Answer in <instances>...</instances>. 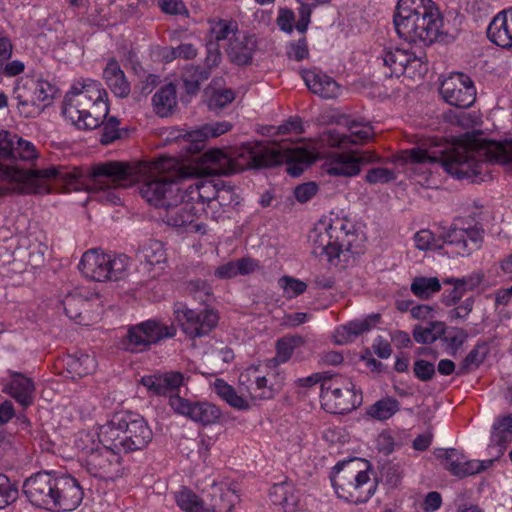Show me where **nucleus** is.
Listing matches in <instances>:
<instances>
[{"mask_svg":"<svg viewBox=\"0 0 512 512\" xmlns=\"http://www.w3.org/2000/svg\"><path fill=\"white\" fill-rule=\"evenodd\" d=\"M235 170L232 160L221 149L204 152L197 167H185L174 157H159L148 165L139 193L156 208L170 207L180 200V181L194 175L229 174Z\"/></svg>","mask_w":512,"mask_h":512,"instance_id":"1","label":"nucleus"},{"mask_svg":"<svg viewBox=\"0 0 512 512\" xmlns=\"http://www.w3.org/2000/svg\"><path fill=\"white\" fill-rule=\"evenodd\" d=\"M401 158L406 163L420 166L440 164L448 174L457 179L475 181L477 177L489 172L490 163L512 167V141L481 144L457 142L445 150L414 147L402 151Z\"/></svg>","mask_w":512,"mask_h":512,"instance_id":"2","label":"nucleus"},{"mask_svg":"<svg viewBox=\"0 0 512 512\" xmlns=\"http://www.w3.org/2000/svg\"><path fill=\"white\" fill-rule=\"evenodd\" d=\"M232 160L236 170L228 175L237 173L246 168H261L279 165L281 163H290L301 160L304 150L298 146H288L282 144H264V143H245L236 151L234 157L228 156ZM213 174L212 176H216ZM204 175H194L198 177L193 183L184 187V195L195 206L200 203L211 201L218 196V184L212 180L202 179ZM193 178V176L191 177Z\"/></svg>","mask_w":512,"mask_h":512,"instance_id":"3","label":"nucleus"},{"mask_svg":"<svg viewBox=\"0 0 512 512\" xmlns=\"http://www.w3.org/2000/svg\"><path fill=\"white\" fill-rule=\"evenodd\" d=\"M393 22L400 38L425 45L438 39L443 25L441 14L432 0H398Z\"/></svg>","mask_w":512,"mask_h":512,"instance_id":"4","label":"nucleus"},{"mask_svg":"<svg viewBox=\"0 0 512 512\" xmlns=\"http://www.w3.org/2000/svg\"><path fill=\"white\" fill-rule=\"evenodd\" d=\"M97 435L100 444L124 453L142 450L153 439V432L147 421L134 413L113 416L99 427Z\"/></svg>","mask_w":512,"mask_h":512,"instance_id":"5","label":"nucleus"},{"mask_svg":"<svg viewBox=\"0 0 512 512\" xmlns=\"http://www.w3.org/2000/svg\"><path fill=\"white\" fill-rule=\"evenodd\" d=\"M330 478L337 496L355 504L367 502L377 489V482L370 477L367 462L356 458L338 462Z\"/></svg>","mask_w":512,"mask_h":512,"instance_id":"6","label":"nucleus"},{"mask_svg":"<svg viewBox=\"0 0 512 512\" xmlns=\"http://www.w3.org/2000/svg\"><path fill=\"white\" fill-rule=\"evenodd\" d=\"M128 266L129 258L124 254L111 255L91 249L82 255L78 268L86 278L105 282L124 278Z\"/></svg>","mask_w":512,"mask_h":512,"instance_id":"7","label":"nucleus"},{"mask_svg":"<svg viewBox=\"0 0 512 512\" xmlns=\"http://www.w3.org/2000/svg\"><path fill=\"white\" fill-rule=\"evenodd\" d=\"M440 238L459 256H469L481 248L484 229L472 218L457 217L448 227H442Z\"/></svg>","mask_w":512,"mask_h":512,"instance_id":"8","label":"nucleus"},{"mask_svg":"<svg viewBox=\"0 0 512 512\" xmlns=\"http://www.w3.org/2000/svg\"><path fill=\"white\" fill-rule=\"evenodd\" d=\"M106 95L98 81L86 79L75 83L64 97L62 113L73 125L78 127L85 113H88L92 101Z\"/></svg>","mask_w":512,"mask_h":512,"instance_id":"9","label":"nucleus"},{"mask_svg":"<svg viewBox=\"0 0 512 512\" xmlns=\"http://www.w3.org/2000/svg\"><path fill=\"white\" fill-rule=\"evenodd\" d=\"M320 398L323 408L332 414H344L358 406L354 385L340 376L322 382Z\"/></svg>","mask_w":512,"mask_h":512,"instance_id":"10","label":"nucleus"},{"mask_svg":"<svg viewBox=\"0 0 512 512\" xmlns=\"http://www.w3.org/2000/svg\"><path fill=\"white\" fill-rule=\"evenodd\" d=\"M121 452L116 449H110L106 445L97 446L86 451L84 467L87 472L104 481H113L122 476L123 465L121 461Z\"/></svg>","mask_w":512,"mask_h":512,"instance_id":"11","label":"nucleus"},{"mask_svg":"<svg viewBox=\"0 0 512 512\" xmlns=\"http://www.w3.org/2000/svg\"><path fill=\"white\" fill-rule=\"evenodd\" d=\"M174 314L182 332L190 339L207 336L218 324V314L212 309L200 311L190 309L183 303H177Z\"/></svg>","mask_w":512,"mask_h":512,"instance_id":"12","label":"nucleus"},{"mask_svg":"<svg viewBox=\"0 0 512 512\" xmlns=\"http://www.w3.org/2000/svg\"><path fill=\"white\" fill-rule=\"evenodd\" d=\"M439 92L446 103L458 108H468L476 99L474 83L464 73H452L444 78Z\"/></svg>","mask_w":512,"mask_h":512,"instance_id":"13","label":"nucleus"},{"mask_svg":"<svg viewBox=\"0 0 512 512\" xmlns=\"http://www.w3.org/2000/svg\"><path fill=\"white\" fill-rule=\"evenodd\" d=\"M168 403L176 414L204 426L215 424L222 415L219 407L211 402H193L177 393L170 395Z\"/></svg>","mask_w":512,"mask_h":512,"instance_id":"14","label":"nucleus"},{"mask_svg":"<svg viewBox=\"0 0 512 512\" xmlns=\"http://www.w3.org/2000/svg\"><path fill=\"white\" fill-rule=\"evenodd\" d=\"M56 475V472L41 471L24 481L23 493L33 506L51 511Z\"/></svg>","mask_w":512,"mask_h":512,"instance_id":"15","label":"nucleus"},{"mask_svg":"<svg viewBox=\"0 0 512 512\" xmlns=\"http://www.w3.org/2000/svg\"><path fill=\"white\" fill-rule=\"evenodd\" d=\"M83 496V488L76 478L57 473L51 511H73L81 504Z\"/></svg>","mask_w":512,"mask_h":512,"instance_id":"16","label":"nucleus"},{"mask_svg":"<svg viewBox=\"0 0 512 512\" xmlns=\"http://www.w3.org/2000/svg\"><path fill=\"white\" fill-rule=\"evenodd\" d=\"M376 156L369 151L334 153L326 162V172L332 176L352 177L358 175L360 166L374 162Z\"/></svg>","mask_w":512,"mask_h":512,"instance_id":"17","label":"nucleus"},{"mask_svg":"<svg viewBox=\"0 0 512 512\" xmlns=\"http://www.w3.org/2000/svg\"><path fill=\"white\" fill-rule=\"evenodd\" d=\"M23 176L27 184V192L42 193L48 191L46 181L51 179L61 180L67 186L74 187L79 173L62 166H52L46 169L28 170Z\"/></svg>","mask_w":512,"mask_h":512,"instance_id":"18","label":"nucleus"},{"mask_svg":"<svg viewBox=\"0 0 512 512\" xmlns=\"http://www.w3.org/2000/svg\"><path fill=\"white\" fill-rule=\"evenodd\" d=\"M436 457L442 459V464L446 470L459 478L480 473L492 464V460L486 462L468 460L463 453L454 448L439 449Z\"/></svg>","mask_w":512,"mask_h":512,"instance_id":"19","label":"nucleus"},{"mask_svg":"<svg viewBox=\"0 0 512 512\" xmlns=\"http://www.w3.org/2000/svg\"><path fill=\"white\" fill-rule=\"evenodd\" d=\"M133 174V168L124 162L107 161L93 165L89 170L92 180L104 186H126L124 183Z\"/></svg>","mask_w":512,"mask_h":512,"instance_id":"20","label":"nucleus"},{"mask_svg":"<svg viewBox=\"0 0 512 512\" xmlns=\"http://www.w3.org/2000/svg\"><path fill=\"white\" fill-rule=\"evenodd\" d=\"M345 126L348 128L349 134H340L336 130H327L321 135L322 144L329 147L347 148L352 144L364 143L373 135L370 125H362L356 120L346 119Z\"/></svg>","mask_w":512,"mask_h":512,"instance_id":"21","label":"nucleus"},{"mask_svg":"<svg viewBox=\"0 0 512 512\" xmlns=\"http://www.w3.org/2000/svg\"><path fill=\"white\" fill-rule=\"evenodd\" d=\"M311 252L314 256L332 263L342 252L337 240L330 233L326 219L320 220L309 234Z\"/></svg>","mask_w":512,"mask_h":512,"instance_id":"22","label":"nucleus"},{"mask_svg":"<svg viewBox=\"0 0 512 512\" xmlns=\"http://www.w3.org/2000/svg\"><path fill=\"white\" fill-rule=\"evenodd\" d=\"M164 209H166L164 220L168 225L173 227L192 226L196 231L200 229L199 224H194L200 218L197 206L184 194L180 195L179 202L170 207H164Z\"/></svg>","mask_w":512,"mask_h":512,"instance_id":"23","label":"nucleus"},{"mask_svg":"<svg viewBox=\"0 0 512 512\" xmlns=\"http://www.w3.org/2000/svg\"><path fill=\"white\" fill-rule=\"evenodd\" d=\"M185 377L181 372L169 371L162 374L144 376L141 383L157 396H166L177 391L184 384Z\"/></svg>","mask_w":512,"mask_h":512,"instance_id":"24","label":"nucleus"},{"mask_svg":"<svg viewBox=\"0 0 512 512\" xmlns=\"http://www.w3.org/2000/svg\"><path fill=\"white\" fill-rule=\"evenodd\" d=\"M491 42L502 48H512V7L499 12L487 28Z\"/></svg>","mask_w":512,"mask_h":512,"instance_id":"25","label":"nucleus"},{"mask_svg":"<svg viewBox=\"0 0 512 512\" xmlns=\"http://www.w3.org/2000/svg\"><path fill=\"white\" fill-rule=\"evenodd\" d=\"M303 80L309 90L323 99H334L341 94V86L329 75L316 70L303 73Z\"/></svg>","mask_w":512,"mask_h":512,"instance_id":"26","label":"nucleus"},{"mask_svg":"<svg viewBox=\"0 0 512 512\" xmlns=\"http://www.w3.org/2000/svg\"><path fill=\"white\" fill-rule=\"evenodd\" d=\"M232 129V124L228 121H218L206 123L197 129L185 134V138L190 142L188 151L198 152L203 147V143L210 137H218Z\"/></svg>","mask_w":512,"mask_h":512,"instance_id":"27","label":"nucleus"},{"mask_svg":"<svg viewBox=\"0 0 512 512\" xmlns=\"http://www.w3.org/2000/svg\"><path fill=\"white\" fill-rule=\"evenodd\" d=\"M62 305L65 314L79 325L90 326L98 317L88 311L91 303L80 295L68 294L62 300Z\"/></svg>","mask_w":512,"mask_h":512,"instance_id":"28","label":"nucleus"},{"mask_svg":"<svg viewBox=\"0 0 512 512\" xmlns=\"http://www.w3.org/2000/svg\"><path fill=\"white\" fill-rule=\"evenodd\" d=\"M11 375L12 380L2 391L13 397L23 408L29 407L33 403L35 392L32 379L18 372H13Z\"/></svg>","mask_w":512,"mask_h":512,"instance_id":"29","label":"nucleus"},{"mask_svg":"<svg viewBox=\"0 0 512 512\" xmlns=\"http://www.w3.org/2000/svg\"><path fill=\"white\" fill-rule=\"evenodd\" d=\"M380 321V314H370L363 319H355L339 327L336 331V342L346 344L354 341L358 336L369 332Z\"/></svg>","mask_w":512,"mask_h":512,"instance_id":"30","label":"nucleus"},{"mask_svg":"<svg viewBox=\"0 0 512 512\" xmlns=\"http://www.w3.org/2000/svg\"><path fill=\"white\" fill-rule=\"evenodd\" d=\"M256 50V41L252 36L238 35L226 48L231 62L237 65L250 64Z\"/></svg>","mask_w":512,"mask_h":512,"instance_id":"31","label":"nucleus"},{"mask_svg":"<svg viewBox=\"0 0 512 512\" xmlns=\"http://www.w3.org/2000/svg\"><path fill=\"white\" fill-rule=\"evenodd\" d=\"M103 77L111 91L120 98H125L130 93V84L128 83L124 72L118 61L111 59L104 71Z\"/></svg>","mask_w":512,"mask_h":512,"instance_id":"32","label":"nucleus"},{"mask_svg":"<svg viewBox=\"0 0 512 512\" xmlns=\"http://www.w3.org/2000/svg\"><path fill=\"white\" fill-rule=\"evenodd\" d=\"M411 51L401 48L384 49L381 54L383 65L390 70L389 77H399L407 71Z\"/></svg>","mask_w":512,"mask_h":512,"instance_id":"33","label":"nucleus"},{"mask_svg":"<svg viewBox=\"0 0 512 512\" xmlns=\"http://www.w3.org/2000/svg\"><path fill=\"white\" fill-rule=\"evenodd\" d=\"M258 268V262L252 258L229 261L216 268L214 275L219 279H230L238 275H248Z\"/></svg>","mask_w":512,"mask_h":512,"instance_id":"34","label":"nucleus"},{"mask_svg":"<svg viewBox=\"0 0 512 512\" xmlns=\"http://www.w3.org/2000/svg\"><path fill=\"white\" fill-rule=\"evenodd\" d=\"M109 113V105L107 103V94L100 95V99L92 101L88 113H85L77 128L92 130L101 126L103 120L106 119Z\"/></svg>","mask_w":512,"mask_h":512,"instance_id":"35","label":"nucleus"},{"mask_svg":"<svg viewBox=\"0 0 512 512\" xmlns=\"http://www.w3.org/2000/svg\"><path fill=\"white\" fill-rule=\"evenodd\" d=\"M409 442V435L404 430L385 429L376 438L379 452L389 455Z\"/></svg>","mask_w":512,"mask_h":512,"instance_id":"36","label":"nucleus"},{"mask_svg":"<svg viewBox=\"0 0 512 512\" xmlns=\"http://www.w3.org/2000/svg\"><path fill=\"white\" fill-rule=\"evenodd\" d=\"M67 372L74 377H84L96 369V360L93 356L83 352L68 355L64 360Z\"/></svg>","mask_w":512,"mask_h":512,"instance_id":"37","label":"nucleus"},{"mask_svg":"<svg viewBox=\"0 0 512 512\" xmlns=\"http://www.w3.org/2000/svg\"><path fill=\"white\" fill-rule=\"evenodd\" d=\"M157 115L167 117L177 105L176 88L172 83L161 87L152 98Z\"/></svg>","mask_w":512,"mask_h":512,"instance_id":"38","label":"nucleus"},{"mask_svg":"<svg viewBox=\"0 0 512 512\" xmlns=\"http://www.w3.org/2000/svg\"><path fill=\"white\" fill-rule=\"evenodd\" d=\"M20 86L30 93L31 98L36 102L47 104L52 101L58 91L55 85L42 78L30 79L23 84L20 83Z\"/></svg>","mask_w":512,"mask_h":512,"instance_id":"39","label":"nucleus"},{"mask_svg":"<svg viewBox=\"0 0 512 512\" xmlns=\"http://www.w3.org/2000/svg\"><path fill=\"white\" fill-rule=\"evenodd\" d=\"M138 259L148 267L161 265L166 262L167 255L162 242L149 240L137 253Z\"/></svg>","mask_w":512,"mask_h":512,"instance_id":"40","label":"nucleus"},{"mask_svg":"<svg viewBox=\"0 0 512 512\" xmlns=\"http://www.w3.org/2000/svg\"><path fill=\"white\" fill-rule=\"evenodd\" d=\"M123 345L125 350L132 353H140L150 349L152 344L142 326V322L128 329Z\"/></svg>","mask_w":512,"mask_h":512,"instance_id":"41","label":"nucleus"},{"mask_svg":"<svg viewBox=\"0 0 512 512\" xmlns=\"http://www.w3.org/2000/svg\"><path fill=\"white\" fill-rule=\"evenodd\" d=\"M400 410V402L390 396L384 397L370 405L367 415L378 421L390 419Z\"/></svg>","mask_w":512,"mask_h":512,"instance_id":"42","label":"nucleus"},{"mask_svg":"<svg viewBox=\"0 0 512 512\" xmlns=\"http://www.w3.org/2000/svg\"><path fill=\"white\" fill-rule=\"evenodd\" d=\"M304 339L301 336L283 337L276 342V356L269 360L270 366H277L287 362L294 350L303 345Z\"/></svg>","mask_w":512,"mask_h":512,"instance_id":"43","label":"nucleus"},{"mask_svg":"<svg viewBox=\"0 0 512 512\" xmlns=\"http://www.w3.org/2000/svg\"><path fill=\"white\" fill-rule=\"evenodd\" d=\"M214 390L216 394L227 402L231 407L238 410L249 409L248 401L242 396L238 395L234 387L229 385L223 379H216L214 382Z\"/></svg>","mask_w":512,"mask_h":512,"instance_id":"44","label":"nucleus"},{"mask_svg":"<svg viewBox=\"0 0 512 512\" xmlns=\"http://www.w3.org/2000/svg\"><path fill=\"white\" fill-rule=\"evenodd\" d=\"M151 344H157L164 339L173 338L176 335V328L174 325H167L160 321L149 319L142 322Z\"/></svg>","mask_w":512,"mask_h":512,"instance_id":"45","label":"nucleus"},{"mask_svg":"<svg viewBox=\"0 0 512 512\" xmlns=\"http://www.w3.org/2000/svg\"><path fill=\"white\" fill-rule=\"evenodd\" d=\"M13 98L17 101V110L25 118H34L40 113L37 102L33 100L30 93L24 90L20 83L14 88Z\"/></svg>","mask_w":512,"mask_h":512,"instance_id":"46","label":"nucleus"},{"mask_svg":"<svg viewBox=\"0 0 512 512\" xmlns=\"http://www.w3.org/2000/svg\"><path fill=\"white\" fill-rule=\"evenodd\" d=\"M210 73L211 71L205 66H187L183 72V82L187 93L197 92L200 84L209 78Z\"/></svg>","mask_w":512,"mask_h":512,"instance_id":"47","label":"nucleus"},{"mask_svg":"<svg viewBox=\"0 0 512 512\" xmlns=\"http://www.w3.org/2000/svg\"><path fill=\"white\" fill-rule=\"evenodd\" d=\"M326 225L328 229H330V233H332L333 237L337 240L341 250H343L344 247L348 249L350 245L348 237L353 235L351 232L353 228L351 222L336 217L334 219L330 218L329 220H326Z\"/></svg>","mask_w":512,"mask_h":512,"instance_id":"48","label":"nucleus"},{"mask_svg":"<svg viewBox=\"0 0 512 512\" xmlns=\"http://www.w3.org/2000/svg\"><path fill=\"white\" fill-rule=\"evenodd\" d=\"M240 33L235 22L219 20L210 29L211 41L219 44L221 41L232 42Z\"/></svg>","mask_w":512,"mask_h":512,"instance_id":"49","label":"nucleus"},{"mask_svg":"<svg viewBox=\"0 0 512 512\" xmlns=\"http://www.w3.org/2000/svg\"><path fill=\"white\" fill-rule=\"evenodd\" d=\"M410 289L416 297L426 300L441 290V284L437 277H416Z\"/></svg>","mask_w":512,"mask_h":512,"instance_id":"50","label":"nucleus"},{"mask_svg":"<svg viewBox=\"0 0 512 512\" xmlns=\"http://www.w3.org/2000/svg\"><path fill=\"white\" fill-rule=\"evenodd\" d=\"M512 439V413L497 419L492 426L491 440L505 446Z\"/></svg>","mask_w":512,"mask_h":512,"instance_id":"51","label":"nucleus"},{"mask_svg":"<svg viewBox=\"0 0 512 512\" xmlns=\"http://www.w3.org/2000/svg\"><path fill=\"white\" fill-rule=\"evenodd\" d=\"M177 505L186 512H207L205 510V500L200 499L189 489H183L176 493Z\"/></svg>","mask_w":512,"mask_h":512,"instance_id":"52","label":"nucleus"},{"mask_svg":"<svg viewBox=\"0 0 512 512\" xmlns=\"http://www.w3.org/2000/svg\"><path fill=\"white\" fill-rule=\"evenodd\" d=\"M332 0H302L299 3L298 16L299 19L296 23V29L300 33H305L311 22L312 9L319 5L328 4Z\"/></svg>","mask_w":512,"mask_h":512,"instance_id":"53","label":"nucleus"},{"mask_svg":"<svg viewBox=\"0 0 512 512\" xmlns=\"http://www.w3.org/2000/svg\"><path fill=\"white\" fill-rule=\"evenodd\" d=\"M210 497V503L205 501V510H208L207 512H230L234 506L232 501L233 494L229 491H215Z\"/></svg>","mask_w":512,"mask_h":512,"instance_id":"54","label":"nucleus"},{"mask_svg":"<svg viewBox=\"0 0 512 512\" xmlns=\"http://www.w3.org/2000/svg\"><path fill=\"white\" fill-rule=\"evenodd\" d=\"M120 121L117 117H106L101 123V137L100 142L104 145L110 144L113 141L120 139L123 131L119 128Z\"/></svg>","mask_w":512,"mask_h":512,"instance_id":"55","label":"nucleus"},{"mask_svg":"<svg viewBox=\"0 0 512 512\" xmlns=\"http://www.w3.org/2000/svg\"><path fill=\"white\" fill-rule=\"evenodd\" d=\"M13 152L11 158L9 160H23V161H31L38 158V152L35 145L17 135V141L15 143V148H13Z\"/></svg>","mask_w":512,"mask_h":512,"instance_id":"56","label":"nucleus"},{"mask_svg":"<svg viewBox=\"0 0 512 512\" xmlns=\"http://www.w3.org/2000/svg\"><path fill=\"white\" fill-rule=\"evenodd\" d=\"M187 290L194 299L202 304L209 305L212 299V288L206 281L201 279L191 280L187 284Z\"/></svg>","mask_w":512,"mask_h":512,"instance_id":"57","label":"nucleus"},{"mask_svg":"<svg viewBox=\"0 0 512 512\" xmlns=\"http://www.w3.org/2000/svg\"><path fill=\"white\" fill-rule=\"evenodd\" d=\"M483 345H476L463 359L460 364L458 374H466L470 371L478 368L480 364L485 360L486 354L485 352H481L483 349Z\"/></svg>","mask_w":512,"mask_h":512,"instance_id":"58","label":"nucleus"},{"mask_svg":"<svg viewBox=\"0 0 512 512\" xmlns=\"http://www.w3.org/2000/svg\"><path fill=\"white\" fill-rule=\"evenodd\" d=\"M249 392L254 398L267 400L273 398L275 388L273 384H269L265 376H256Z\"/></svg>","mask_w":512,"mask_h":512,"instance_id":"59","label":"nucleus"},{"mask_svg":"<svg viewBox=\"0 0 512 512\" xmlns=\"http://www.w3.org/2000/svg\"><path fill=\"white\" fill-rule=\"evenodd\" d=\"M235 99V94L231 89H218L214 90L208 98L207 105L209 110L217 111Z\"/></svg>","mask_w":512,"mask_h":512,"instance_id":"60","label":"nucleus"},{"mask_svg":"<svg viewBox=\"0 0 512 512\" xmlns=\"http://www.w3.org/2000/svg\"><path fill=\"white\" fill-rule=\"evenodd\" d=\"M224 206H227V203L217 198L205 203H200V206H197L199 217L204 215L206 218L218 221L222 217Z\"/></svg>","mask_w":512,"mask_h":512,"instance_id":"61","label":"nucleus"},{"mask_svg":"<svg viewBox=\"0 0 512 512\" xmlns=\"http://www.w3.org/2000/svg\"><path fill=\"white\" fill-rule=\"evenodd\" d=\"M18 491L11 484L9 478L0 473V509L7 507L17 498Z\"/></svg>","mask_w":512,"mask_h":512,"instance_id":"62","label":"nucleus"},{"mask_svg":"<svg viewBox=\"0 0 512 512\" xmlns=\"http://www.w3.org/2000/svg\"><path fill=\"white\" fill-rule=\"evenodd\" d=\"M395 179V172L384 167L372 168L367 171L365 176V181L369 184H386Z\"/></svg>","mask_w":512,"mask_h":512,"instance_id":"63","label":"nucleus"},{"mask_svg":"<svg viewBox=\"0 0 512 512\" xmlns=\"http://www.w3.org/2000/svg\"><path fill=\"white\" fill-rule=\"evenodd\" d=\"M280 286L284 289L287 298H294L303 294L307 285L305 282L290 276H284L279 280Z\"/></svg>","mask_w":512,"mask_h":512,"instance_id":"64","label":"nucleus"}]
</instances>
